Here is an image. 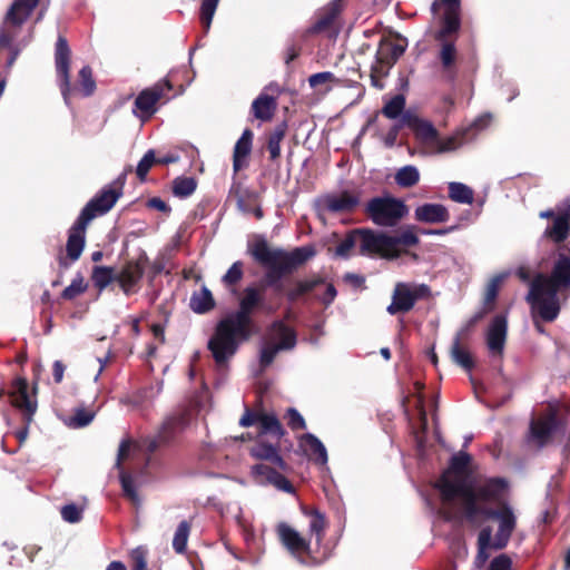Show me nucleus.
Listing matches in <instances>:
<instances>
[{
  "label": "nucleus",
  "instance_id": "28",
  "mask_svg": "<svg viewBox=\"0 0 570 570\" xmlns=\"http://www.w3.org/2000/svg\"><path fill=\"white\" fill-rule=\"evenodd\" d=\"M299 445L305 451H311L315 455V462L325 466L328 461L327 450L323 442L312 433H305L299 438Z\"/></svg>",
  "mask_w": 570,
  "mask_h": 570
},
{
  "label": "nucleus",
  "instance_id": "57",
  "mask_svg": "<svg viewBox=\"0 0 570 570\" xmlns=\"http://www.w3.org/2000/svg\"><path fill=\"white\" fill-rule=\"evenodd\" d=\"M287 417H288L287 424L292 430H303L306 428L304 417L301 415V413L296 409H294V407L288 409Z\"/></svg>",
  "mask_w": 570,
  "mask_h": 570
},
{
  "label": "nucleus",
  "instance_id": "19",
  "mask_svg": "<svg viewBox=\"0 0 570 570\" xmlns=\"http://www.w3.org/2000/svg\"><path fill=\"white\" fill-rule=\"evenodd\" d=\"M130 449L129 441H121L118 449V458L116 462V466L119 469V480L121 484V489L124 491L125 497L135 505H139L141 503L140 497L137 492V488L135 485L134 478L126 473L121 469V460L127 455Z\"/></svg>",
  "mask_w": 570,
  "mask_h": 570
},
{
  "label": "nucleus",
  "instance_id": "15",
  "mask_svg": "<svg viewBox=\"0 0 570 570\" xmlns=\"http://www.w3.org/2000/svg\"><path fill=\"white\" fill-rule=\"evenodd\" d=\"M559 420L556 413H549L546 416L533 419L530 423L528 442L537 449H542L551 440L558 430Z\"/></svg>",
  "mask_w": 570,
  "mask_h": 570
},
{
  "label": "nucleus",
  "instance_id": "61",
  "mask_svg": "<svg viewBox=\"0 0 570 570\" xmlns=\"http://www.w3.org/2000/svg\"><path fill=\"white\" fill-rule=\"evenodd\" d=\"M512 561L507 554L495 557L489 567V570H510Z\"/></svg>",
  "mask_w": 570,
  "mask_h": 570
},
{
  "label": "nucleus",
  "instance_id": "20",
  "mask_svg": "<svg viewBox=\"0 0 570 570\" xmlns=\"http://www.w3.org/2000/svg\"><path fill=\"white\" fill-rule=\"evenodd\" d=\"M144 272L145 266L140 262H129L116 275V282L126 295H130L136 292Z\"/></svg>",
  "mask_w": 570,
  "mask_h": 570
},
{
  "label": "nucleus",
  "instance_id": "51",
  "mask_svg": "<svg viewBox=\"0 0 570 570\" xmlns=\"http://www.w3.org/2000/svg\"><path fill=\"white\" fill-rule=\"evenodd\" d=\"M86 291L82 277L78 276L73 278L63 291L62 297L66 299H72Z\"/></svg>",
  "mask_w": 570,
  "mask_h": 570
},
{
  "label": "nucleus",
  "instance_id": "48",
  "mask_svg": "<svg viewBox=\"0 0 570 570\" xmlns=\"http://www.w3.org/2000/svg\"><path fill=\"white\" fill-rule=\"evenodd\" d=\"M243 274V263L237 261L228 268L222 281L226 286H232L242 279Z\"/></svg>",
  "mask_w": 570,
  "mask_h": 570
},
{
  "label": "nucleus",
  "instance_id": "16",
  "mask_svg": "<svg viewBox=\"0 0 570 570\" xmlns=\"http://www.w3.org/2000/svg\"><path fill=\"white\" fill-rule=\"evenodd\" d=\"M276 532L279 541L289 553L299 562H304L302 554L311 553V541L286 522H279L276 527Z\"/></svg>",
  "mask_w": 570,
  "mask_h": 570
},
{
  "label": "nucleus",
  "instance_id": "36",
  "mask_svg": "<svg viewBox=\"0 0 570 570\" xmlns=\"http://www.w3.org/2000/svg\"><path fill=\"white\" fill-rule=\"evenodd\" d=\"M461 334H456L453 343L450 348V355L452 361L463 367L466 371H470L473 367V361L468 351L461 347L460 345Z\"/></svg>",
  "mask_w": 570,
  "mask_h": 570
},
{
  "label": "nucleus",
  "instance_id": "11",
  "mask_svg": "<svg viewBox=\"0 0 570 570\" xmlns=\"http://www.w3.org/2000/svg\"><path fill=\"white\" fill-rule=\"evenodd\" d=\"M366 213L375 225L393 227L407 213L403 202L391 197H374L366 205Z\"/></svg>",
  "mask_w": 570,
  "mask_h": 570
},
{
  "label": "nucleus",
  "instance_id": "6",
  "mask_svg": "<svg viewBox=\"0 0 570 570\" xmlns=\"http://www.w3.org/2000/svg\"><path fill=\"white\" fill-rule=\"evenodd\" d=\"M491 120L489 114L476 118L471 125L460 127L450 136L441 138L434 125L426 119L412 116L409 112L403 115V124L410 127L417 140L428 148L431 154L452 153L473 141L478 132L484 129Z\"/></svg>",
  "mask_w": 570,
  "mask_h": 570
},
{
  "label": "nucleus",
  "instance_id": "50",
  "mask_svg": "<svg viewBox=\"0 0 570 570\" xmlns=\"http://www.w3.org/2000/svg\"><path fill=\"white\" fill-rule=\"evenodd\" d=\"M82 508L75 503L66 504L61 508V517L68 523H77L82 519Z\"/></svg>",
  "mask_w": 570,
  "mask_h": 570
},
{
  "label": "nucleus",
  "instance_id": "23",
  "mask_svg": "<svg viewBox=\"0 0 570 570\" xmlns=\"http://www.w3.org/2000/svg\"><path fill=\"white\" fill-rule=\"evenodd\" d=\"M88 225L80 224V217L77 218L73 226L69 232V237L67 240V254L71 261H77L83 250L85 247V234Z\"/></svg>",
  "mask_w": 570,
  "mask_h": 570
},
{
  "label": "nucleus",
  "instance_id": "7",
  "mask_svg": "<svg viewBox=\"0 0 570 570\" xmlns=\"http://www.w3.org/2000/svg\"><path fill=\"white\" fill-rule=\"evenodd\" d=\"M458 485L471 492L476 504L484 502L497 503L498 505L505 502L504 498L509 487L508 481L504 478H489L472 485L466 479H450L445 475L439 483H436V488L441 493L442 500L444 503H450L455 498H459L461 500V508L464 515L465 498L461 491H456Z\"/></svg>",
  "mask_w": 570,
  "mask_h": 570
},
{
  "label": "nucleus",
  "instance_id": "45",
  "mask_svg": "<svg viewBox=\"0 0 570 570\" xmlns=\"http://www.w3.org/2000/svg\"><path fill=\"white\" fill-rule=\"evenodd\" d=\"M218 2H219V0H203L202 7H200V20H202V23H203L206 32L210 28L212 20L216 12Z\"/></svg>",
  "mask_w": 570,
  "mask_h": 570
},
{
  "label": "nucleus",
  "instance_id": "25",
  "mask_svg": "<svg viewBox=\"0 0 570 570\" xmlns=\"http://www.w3.org/2000/svg\"><path fill=\"white\" fill-rule=\"evenodd\" d=\"M277 107L276 98L263 91L252 104V111L256 119L271 120Z\"/></svg>",
  "mask_w": 570,
  "mask_h": 570
},
{
  "label": "nucleus",
  "instance_id": "2",
  "mask_svg": "<svg viewBox=\"0 0 570 570\" xmlns=\"http://www.w3.org/2000/svg\"><path fill=\"white\" fill-rule=\"evenodd\" d=\"M465 498V519L471 524H479L483 520H495L498 530L492 539V528L484 527L478 534V553L474 560L476 568H482L490 558V550L504 549L517 528V515L514 509L508 502L501 503L498 508H485L475 503L471 492L462 487L456 488Z\"/></svg>",
  "mask_w": 570,
  "mask_h": 570
},
{
  "label": "nucleus",
  "instance_id": "32",
  "mask_svg": "<svg viewBox=\"0 0 570 570\" xmlns=\"http://www.w3.org/2000/svg\"><path fill=\"white\" fill-rule=\"evenodd\" d=\"M471 462V455L464 451H460L458 453H455L452 458H451V461H450V468L446 472H444L442 474V476L440 478V480L438 481V483L445 476L448 475L450 479H454V478H462V479H466L464 476V473L469 466Z\"/></svg>",
  "mask_w": 570,
  "mask_h": 570
},
{
  "label": "nucleus",
  "instance_id": "13",
  "mask_svg": "<svg viewBox=\"0 0 570 570\" xmlns=\"http://www.w3.org/2000/svg\"><path fill=\"white\" fill-rule=\"evenodd\" d=\"M430 294V287L425 284L397 283L395 285L392 303L386 311L391 315L406 313L413 308L419 298Z\"/></svg>",
  "mask_w": 570,
  "mask_h": 570
},
{
  "label": "nucleus",
  "instance_id": "35",
  "mask_svg": "<svg viewBox=\"0 0 570 570\" xmlns=\"http://www.w3.org/2000/svg\"><path fill=\"white\" fill-rule=\"evenodd\" d=\"M460 10L445 9L443 14V24L436 35L438 40H443L451 33L456 32L460 29Z\"/></svg>",
  "mask_w": 570,
  "mask_h": 570
},
{
  "label": "nucleus",
  "instance_id": "58",
  "mask_svg": "<svg viewBox=\"0 0 570 570\" xmlns=\"http://www.w3.org/2000/svg\"><path fill=\"white\" fill-rule=\"evenodd\" d=\"M146 393L147 392L145 390L138 391L132 395L122 397L120 402L125 405L130 406L131 410H138L141 407L142 403L145 401Z\"/></svg>",
  "mask_w": 570,
  "mask_h": 570
},
{
  "label": "nucleus",
  "instance_id": "27",
  "mask_svg": "<svg viewBox=\"0 0 570 570\" xmlns=\"http://www.w3.org/2000/svg\"><path fill=\"white\" fill-rule=\"evenodd\" d=\"M570 232V209L557 215L551 226L547 227L544 235L556 243L564 240Z\"/></svg>",
  "mask_w": 570,
  "mask_h": 570
},
{
  "label": "nucleus",
  "instance_id": "10",
  "mask_svg": "<svg viewBox=\"0 0 570 570\" xmlns=\"http://www.w3.org/2000/svg\"><path fill=\"white\" fill-rule=\"evenodd\" d=\"M125 176H119L112 183L106 185L94 198H91L80 212V224L89 225L97 216L107 214L122 196Z\"/></svg>",
  "mask_w": 570,
  "mask_h": 570
},
{
  "label": "nucleus",
  "instance_id": "31",
  "mask_svg": "<svg viewBox=\"0 0 570 570\" xmlns=\"http://www.w3.org/2000/svg\"><path fill=\"white\" fill-rule=\"evenodd\" d=\"M405 51V46L390 40H382L376 53L377 60L385 65H393Z\"/></svg>",
  "mask_w": 570,
  "mask_h": 570
},
{
  "label": "nucleus",
  "instance_id": "54",
  "mask_svg": "<svg viewBox=\"0 0 570 570\" xmlns=\"http://www.w3.org/2000/svg\"><path fill=\"white\" fill-rule=\"evenodd\" d=\"M274 472V469L269 468L264 463L255 464L252 468V474L259 483H267L272 478V473Z\"/></svg>",
  "mask_w": 570,
  "mask_h": 570
},
{
  "label": "nucleus",
  "instance_id": "24",
  "mask_svg": "<svg viewBox=\"0 0 570 570\" xmlns=\"http://www.w3.org/2000/svg\"><path fill=\"white\" fill-rule=\"evenodd\" d=\"M250 455L257 460L269 461L282 470L286 469V464L283 458L279 455L278 445L265 443L262 441L257 442L250 449Z\"/></svg>",
  "mask_w": 570,
  "mask_h": 570
},
{
  "label": "nucleus",
  "instance_id": "34",
  "mask_svg": "<svg viewBox=\"0 0 570 570\" xmlns=\"http://www.w3.org/2000/svg\"><path fill=\"white\" fill-rule=\"evenodd\" d=\"M303 513L311 518L308 531L311 537H315L316 544L320 546L323 541L326 528L325 514L317 509H313L311 511L304 509Z\"/></svg>",
  "mask_w": 570,
  "mask_h": 570
},
{
  "label": "nucleus",
  "instance_id": "64",
  "mask_svg": "<svg viewBox=\"0 0 570 570\" xmlns=\"http://www.w3.org/2000/svg\"><path fill=\"white\" fill-rule=\"evenodd\" d=\"M256 415H259V413H253L248 409H246L245 413L243 414V416L239 420V424L242 426H250V425L257 423Z\"/></svg>",
  "mask_w": 570,
  "mask_h": 570
},
{
  "label": "nucleus",
  "instance_id": "5",
  "mask_svg": "<svg viewBox=\"0 0 570 570\" xmlns=\"http://www.w3.org/2000/svg\"><path fill=\"white\" fill-rule=\"evenodd\" d=\"M419 243L413 226L405 227L399 235H389L371 229H356L348 234L336 247L335 255L346 258L351 249L358 244L363 255L377 254L386 259H395L406 247Z\"/></svg>",
  "mask_w": 570,
  "mask_h": 570
},
{
  "label": "nucleus",
  "instance_id": "53",
  "mask_svg": "<svg viewBox=\"0 0 570 570\" xmlns=\"http://www.w3.org/2000/svg\"><path fill=\"white\" fill-rule=\"evenodd\" d=\"M325 287V291L323 294H316L315 297L318 299L325 308H327L336 298L337 291L335 286L332 283H324L322 284Z\"/></svg>",
  "mask_w": 570,
  "mask_h": 570
},
{
  "label": "nucleus",
  "instance_id": "38",
  "mask_svg": "<svg viewBox=\"0 0 570 570\" xmlns=\"http://www.w3.org/2000/svg\"><path fill=\"white\" fill-rule=\"evenodd\" d=\"M449 197L459 204L471 205L473 203V190L463 183H449Z\"/></svg>",
  "mask_w": 570,
  "mask_h": 570
},
{
  "label": "nucleus",
  "instance_id": "14",
  "mask_svg": "<svg viewBox=\"0 0 570 570\" xmlns=\"http://www.w3.org/2000/svg\"><path fill=\"white\" fill-rule=\"evenodd\" d=\"M70 53L66 38L59 36L56 42L55 63L59 87L67 105L69 104V97L72 90L69 77Z\"/></svg>",
  "mask_w": 570,
  "mask_h": 570
},
{
  "label": "nucleus",
  "instance_id": "42",
  "mask_svg": "<svg viewBox=\"0 0 570 570\" xmlns=\"http://www.w3.org/2000/svg\"><path fill=\"white\" fill-rule=\"evenodd\" d=\"M196 187L197 184L193 177H177L173 181V193L180 198L190 196Z\"/></svg>",
  "mask_w": 570,
  "mask_h": 570
},
{
  "label": "nucleus",
  "instance_id": "40",
  "mask_svg": "<svg viewBox=\"0 0 570 570\" xmlns=\"http://www.w3.org/2000/svg\"><path fill=\"white\" fill-rule=\"evenodd\" d=\"M405 98L403 95H395L382 108V114L389 119L402 118L404 115Z\"/></svg>",
  "mask_w": 570,
  "mask_h": 570
},
{
  "label": "nucleus",
  "instance_id": "1",
  "mask_svg": "<svg viewBox=\"0 0 570 570\" xmlns=\"http://www.w3.org/2000/svg\"><path fill=\"white\" fill-rule=\"evenodd\" d=\"M263 304V296L255 286H247L239 301V308L219 321L208 341V350L218 366H224L237 352L239 344L247 341L253 325L252 312Z\"/></svg>",
  "mask_w": 570,
  "mask_h": 570
},
{
  "label": "nucleus",
  "instance_id": "18",
  "mask_svg": "<svg viewBox=\"0 0 570 570\" xmlns=\"http://www.w3.org/2000/svg\"><path fill=\"white\" fill-rule=\"evenodd\" d=\"M508 334V321L502 314L494 316L487 331V346L492 354L502 355Z\"/></svg>",
  "mask_w": 570,
  "mask_h": 570
},
{
  "label": "nucleus",
  "instance_id": "4",
  "mask_svg": "<svg viewBox=\"0 0 570 570\" xmlns=\"http://www.w3.org/2000/svg\"><path fill=\"white\" fill-rule=\"evenodd\" d=\"M248 252L258 264L266 268L264 283L277 294L283 292L282 278L316 255L313 245L296 247L287 252L281 247H271L263 237L249 245Z\"/></svg>",
  "mask_w": 570,
  "mask_h": 570
},
{
  "label": "nucleus",
  "instance_id": "47",
  "mask_svg": "<svg viewBox=\"0 0 570 570\" xmlns=\"http://www.w3.org/2000/svg\"><path fill=\"white\" fill-rule=\"evenodd\" d=\"M155 153L153 149H149L144 157L140 159V161L137 165L136 174L140 181H144L146 179V176L149 171V169L155 164Z\"/></svg>",
  "mask_w": 570,
  "mask_h": 570
},
{
  "label": "nucleus",
  "instance_id": "26",
  "mask_svg": "<svg viewBox=\"0 0 570 570\" xmlns=\"http://www.w3.org/2000/svg\"><path fill=\"white\" fill-rule=\"evenodd\" d=\"M12 403L14 406L23 410L28 414V419L35 414L37 404L29 397L28 384L26 380L19 379L16 382V391L12 394Z\"/></svg>",
  "mask_w": 570,
  "mask_h": 570
},
{
  "label": "nucleus",
  "instance_id": "37",
  "mask_svg": "<svg viewBox=\"0 0 570 570\" xmlns=\"http://www.w3.org/2000/svg\"><path fill=\"white\" fill-rule=\"evenodd\" d=\"M394 179L400 187L410 188L419 183L420 171L414 165H406L396 170Z\"/></svg>",
  "mask_w": 570,
  "mask_h": 570
},
{
  "label": "nucleus",
  "instance_id": "8",
  "mask_svg": "<svg viewBox=\"0 0 570 570\" xmlns=\"http://www.w3.org/2000/svg\"><path fill=\"white\" fill-rule=\"evenodd\" d=\"M40 0H14L7 10L0 26V47H27L33 36V26L24 28V23Z\"/></svg>",
  "mask_w": 570,
  "mask_h": 570
},
{
  "label": "nucleus",
  "instance_id": "30",
  "mask_svg": "<svg viewBox=\"0 0 570 570\" xmlns=\"http://www.w3.org/2000/svg\"><path fill=\"white\" fill-rule=\"evenodd\" d=\"M189 307L197 314H205L212 311L215 307V299L212 292L206 286L194 292L189 299Z\"/></svg>",
  "mask_w": 570,
  "mask_h": 570
},
{
  "label": "nucleus",
  "instance_id": "29",
  "mask_svg": "<svg viewBox=\"0 0 570 570\" xmlns=\"http://www.w3.org/2000/svg\"><path fill=\"white\" fill-rule=\"evenodd\" d=\"M323 283L324 278L321 276H313L309 278L298 279L294 283L293 288H291L286 293V297L289 302H295L305 294L314 292Z\"/></svg>",
  "mask_w": 570,
  "mask_h": 570
},
{
  "label": "nucleus",
  "instance_id": "33",
  "mask_svg": "<svg viewBox=\"0 0 570 570\" xmlns=\"http://www.w3.org/2000/svg\"><path fill=\"white\" fill-rule=\"evenodd\" d=\"M259 424V435L271 434L279 440L284 435V430L277 416L273 413H259L256 415Z\"/></svg>",
  "mask_w": 570,
  "mask_h": 570
},
{
  "label": "nucleus",
  "instance_id": "41",
  "mask_svg": "<svg viewBox=\"0 0 570 570\" xmlns=\"http://www.w3.org/2000/svg\"><path fill=\"white\" fill-rule=\"evenodd\" d=\"M92 282L100 291L105 289L112 281H116L112 267L95 266L92 271Z\"/></svg>",
  "mask_w": 570,
  "mask_h": 570
},
{
  "label": "nucleus",
  "instance_id": "39",
  "mask_svg": "<svg viewBox=\"0 0 570 570\" xmlns=\"http://www.w3.org/2000/svg\"><path fill=\"white\" fill-rule=\"evenodd\" d=\"M286 134V124H279L268 136L267 149L271 160H276L281 156V142Z\"/></svg>",
  "mask_w": 570,
  "mask_h": 570
},
{
  "label": "nucleus",
  "instance_id": "12",
  "mask_svg": "<svg viewBox=\"0 0 570 570\" xmlns=\"http://www.w3.org/2000/svg\"><path fill=\"white\" fill-rule=\"evenodd\" d=\"M173 86L169 80L163 79L151 87L141 90L134 102V115L140 120L146 121L154 116L158 108L157 104L165 97L167 91H170Z\"/></svg>",
  "mask_w": 570,
  "mask_h": 570
},
{
  "label": "nucleus",
  "instance_id": "43",
  "mask_svg": "<svg viewBox=\"0 0 570 570\" xmlns=\"http://www.w3.org/2000/svg\"><path fill=\"white\" fill-rule=\"evenodd\" d=\"M189 531L190 524L187 521L184 520L178 524L173 539V548L177 553L185 552Z\"/></svg>",
  "mask_w": 570,
  "mask_h": 570
},
{
  "label": "nucleus",
  "instance_id": "56",
  "mask_svg": "<svg viewBox=\"0 0 570 570\" xmlns=\"http://www.w3.org/2000/svg\"><path fill=\"white\" fill-rule=\"evenodd\" d=\"M95 417L94 412L86 411L83 409H78L72 417V425L75 428H83L92 422Z\"/></svg>",
  "mask_w": 570,
  "mask_h": 570
},
{
  "label": "nucleus",
  "instance_id": "17",
  "mask_svg": "<svg viewBox=\"0 0 570 570\" xmlns=\"http://www.w3.org/2000/svg\"><path fill=\"white\" fill-rule=\"evenodd\" d=\"M320 206L331 213H348L352 212L358 204L360 197L352 191H341L327 194L320 198Z\"/></svg>",
  "mask_w": 570,
  "mask_h": 570
},
{
  "label": "nucleus",
  "instance_id": "55",
  "mask_svg": "<svg viewBox=\"0 0 570 570\" xmlns=\"http://www.w3.org/2000/svg\"><path fill=\"white\" fill-rule=\"evenodd\" d=\"M267 483L273 484L276 489L284 491L286 493H294V487L292 485V483L277 471L272 473V478Z\"/></svg>",
  "mask_w": 570,
  "mask_h": 570
},
{
  "label": "nucleus",
  "instance_id": "9",
  "mask_svg": "<svg viewBox=\"0 0 570 570\" xmlns=\"http://www.w3.org/2000/svg\"><path fill=\"white\" fill-rule=\"evenodd\" d=\"M297 344L295 331L283 321H275L267 330L261 347L259 363L269 366L279 352L292 351Z\"/></svg>",
  "mask_w": 570,
  "mask_h": 570
},
{
  "label": "nucleus",
  "instance_id": "3",
  "mask_svg": "<svg viewBox=\"0 0 570 570\" xmlns=\"http://www.w3.org/2000/svg\"><path fill=\"white\" fill-rule=\"evenodd\" d=\"M559 295L570 296V256L563 252L557 254L549 275L539 273L530 282L525 299L541 320L552 322L560 313Z\"/></svg>",
  "mask_w": 570,
  "mask_h": 570
},
{
  "label": "nucleus",
  "instance_id": "49",
  "mask_svg": "<svg viewBox=\"0 0 570 570\" xmlns=\"http://www.w3.org/2000/svg\"><path fill=\"white\" fill-rule=\"evenodd\" d=\"M456 57L455 46L452 42H443L440 51V59L444 69H450Z\"/></svg>",
  "mask_w": 570,
  "mask_h": 570
},
{
  "label": "nucleus",
  "instance_id": "44",
  "mask_svg": "<svg viewBox=\"0 0 570 570\" xmlns=\"http://www.w3.org/2000/svg\"><path fill=\"white\" fill-rule=\"evenodd\" d=\"M79 86L83 97H88L96 90V82L92 77V70L89 66H83L79 71Z\"/></svg>",
  "mask_w": 570,
  "mask_h": 570
},
{
  "label": "nucleus",
  "instance_id": "22",
  "mask_svg": "<svg viewBox=\"0 0 570 570\" xmlns=\"http://www.w3.org/2000/svg\"><path fill=\"white\" fill-rule=\"evenodd\" d=\"M253 131L245 129L236 141L233 153V169L235 173L247 166V157L249 156L253 147Z\"/></svg>",
  "mask_w": 570,
  "mask_h": 570
},
{
  "label": "nucleus",
  "instance_id": "46",
  "mask_svg": "<svg viewBox=\"0 0 570 570\" xmlns=\"http://www.w3.org/2000/svg\"><path fill=\"white\" fill-rule=\"evenodd\" d=\"M178 424V420L175 417L167 419L161 428V432L159 433L158 440H154L150 442L148 449L149 451H155L158 446L159 442H167L170 439V433L174 431L176 425Z\"/></svg>",
  "mask_w": 570,
  "mask_h": 570
},
{
  "label": "nucleus",
  "instance_id": "21",
  "mask_svg": "<svg viewBox=\"0 0 570 570\" xmlns=\"http://www.w3.org/2000/svg\"><path fill=\"white\" fill-rule=\"evenodd\" d=\"M414 218L421 223L439 224L448 222L450 214L442 204H423L415 208Z\"/></svg>",
  "mask_w": 570,
  "mask_h": 570
},
{
  "label": "nucleus",
  "instance_id": "59",
  "mask_svg": "<svg viewBox=\"0 0 570 570\" xmlns=\"http://www.w3.org/2000/svg\"><path fill=\"white\" fill-rule=\"evenodd\" d=\"M406 126V124H403V117L394 124L389 131L386 132L384 137V145L389 148L393 147L396 144L397 135L402 127Z\"/></svg>",
  "mask_w": 570,
  "mask_h": 570
},
{
  "label": "nucleus",
  "instance_id": "62",
  "mask_svg": "<svg viewBox=\"0 0 570 570\" xmlns=\"http://www.w3.org/2000/svg\"><path fill=\"white\" fill-rule=\"evenodd\" d=\"M334 16L327 14L326 17H323L318 19L309 29L311 32L316 33L321 32L324 29H326L332 22H333Z\"/></svg>",
  "mask_w": 570,
  "mask_h": 570
},
{
  "label": "nucleus",
  "instance_id": "52",
  "mask_svg": "<svg viewBox=\"0 0 570 570\" xmlns=\"http://www.w3.org/2000/svg\"><path fill=\"white\" fill-rule=\"evenodd\" d=\"M505 277H507V274L502 273V274H498L491 278L490 283L487 286L485 303H491L495 299V297L498 295L499 286Z\"/></svg>",
  "mask_w": 570,
  "mask_h": 570
},
{
  "label": "nucleus",
  "instance_id": "60",
  "mask_svg": "<svg viewBox=\"0 0 570 570\" xmlns=\"http://www.w3.org/2000/svg\"><path fill=\"white\" fill-rule=\"evenodd\" d=\"M334 79H335V76L333 72L323 71V72H317V73L309 76L308 83L312 88H316L323 83L333 81Z\"/></svg>",
  "mask_w": 570,
  "mask_h": 570
},
{
  "label": "nucleus",
  "instance_id": "63",
  "mask_svg": "<svg viewBox=\"0 0 570 570\" xmlns=\"http://www.w3.org/2000/svg\"><path fill=\"white\" fill-rule=\"evenodd\" d=\"M148 207L157 209L161 213H169L170 207L159 197H153L148 200Z\"/></svg>",
  "mask_w": 570,
  "mask_h": 570
}]
</instances>
